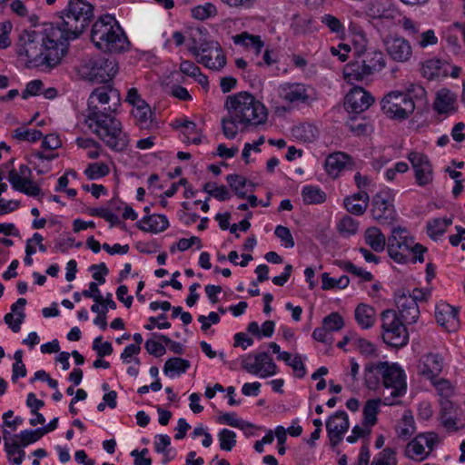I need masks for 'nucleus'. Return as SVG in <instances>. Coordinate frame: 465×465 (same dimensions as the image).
I'll use <instances>...</instances> for the list:
<instances>
[{
  "label": "nucleus",
  "instance_id": "obj_41",
  "mask_svg": "<svg viewBox=\"0 0 465 465\" xmlns=\"http://www.w3.org/2000/svg\"><path fill=\"white\" fill-rule=\"evenodd\" d=\"M226 180L232 190L239 198L243 199L246 197L247 190L245 188L248 181L245 177L239 174H229Z\"/></svg>",
  "mask_w": 465,
  "mask_h": 465
},
{
  "label": "nucleus",
  "instance_id": "obj_1",
  "mask_svg": "<svg viewBox=\"0 0 465 465\" xmlns=\"http://www.w3.org/2000/svg\"><path fill=\"white\" fill-rule=\"evenodd\" d=\"M54 23L45 24L41 30H25L19 35L17 54L25 56L27 63L35 66L57 65L65 55L68 45L60 35Z\"/></svg>",
  "mask_w": 465,
  "mask_h": 465
},
{
  "label": "nucleus",
  "instance_id": "obj_8",
  "mask_svg": "<svg viewBox=\"0 0 465 465\" xmlns=\"http://www.w3.org/2000/svg\"><path fill=\"white\" fill-rule=\"evenodd\" d=\"M75 70L80 78L102 84L107 83L116 74L118 66L114 59L97 56L82 59Z\"/></svg>",
  "mask_w": 465,
  "mask_h": 465
},
{
  "label": "nucleus",
  "instance_id": "obj_45",
  "mask_svg": "<svg viewBox=\"0 0 465 465\" xmlns=\"http://www.w3.org/2000/svg\"><path fill=\"white\" fill-rule=\"evenodd\" d=\"M322 290H331L333 288L344 289L350 283V279L347 275H342L338 279L330 277L329 273L324 272L322 275Z\"/></svg>",
  "mask_w": 465,
  "mask_h": 465
},
{
  "label": "nucleus",
  "instance_id": "obj_9",
  "mask_svg": "<svg viewBox=\"0 0 465 465\" xmlns=\"http://www.w3.org/2000/svg\"><path fill=\"white\" fill-rule=\"evenodd\" d=\"M188 51L196 58V62L204 67L220 72L226 65V56L221 45L216 41H203L197 45L193 39Z\"/></svg>",
  "mask_w": 465,
  "mask_h": 465
},
{
  "label": "nucleus",
  "instance_id": "obj_39",
  "mask_svg": "<svg viewBox=\"0 0 465 465\" xmlns=\"http://www.w3.org/2000/svg\"><path fill=\"white\" fill-rule=\"evenodd\" d=\"M234 44L243 45L247 47H252L256 54H259L264 44L259 35H252L248 33H242L233 36Z\"/></svg>",
  "mask_w": 465,
  "mask_h": 465
},
{
  "label": "nucleus",
  "instance_id": "obj_29",
  "mask_svg": "<svg viewBox=\"0 0 465 465\" xmlns=\"http://www.w3.org/2000/svg\"><path fill=\"white\" fill-rule=\"evenodd\" d=\"M351 161V157L341 152H336L330 154L325 161L326 172L331 176H337L343 170L346 164Z\"/></svg>",
  "mask_w": 465,
  "mask_h": 465
},
{
  "label": "nucleus",
  "instance_id": "obj_49",
  "mask_svg": "<svg viewBox=\"0 0 465 465\" xmlns=\"http://www.w3.org/2000/svg\"><path fill=\"white\" fill-rule=\"evenodd\" d=\"M217 14V9L214 5L206 3L204 5H198L192 9V15L198 20H205L209 17L214 16Z\"/></svg>",
  "mask_w": 465,
  "mask_h": 465
},
{
  "label": "nucleus",
  "instance_id": "obj_36",
  "mask_svg": "<svg viewBox=\"0 0 465 465\" xmlns=\"http://www.w3.org/2000/svg\"><path fill=\"white\" fill-rule=\"evenodd\" d=\"M380 403V399H371L366 401L363 407V424L365 426L372 427L376 424Z\"/></svg>",
  "mask_w": 465,
  "mask_h": 465
},
{
  "label": "nucleus",
  "instance_id": "obj_44",
  "mask_svg": "<svg viewBox=\"0 0 465 465\" xmlns=\"http://www.w3.org/2000/svg\"><path fill=\"white\" fill-rule=\"evenodd\" d=\"M380 367L378 363H369L364 369L365 384L370 390H376L380 383Z\"/></svg>",
  "mask_w": 465,
  "mask_h": 465
},
{
  "label": "nucleus",
  "instance_id": "obj_11",
  "mask_svg": "<svg viewBox=\"0 0 465 465\" xmlns=\"http://www.w3.org/2000/svg\"><path fill=\"white\" fill-rule=\"evenodd\" d=\"M381 106L388 117L395 120L408 118L415 109V104L410 94L400 91H392L386 94L381 102Z\"/></svg>",
  "mask_w": 465,
  "mask_h": 465
},
{
  "label": "nucleus",
  "instance_id": "obj_12",
  "mask_svg": "<svg viewBox=\"0 0 465 465\" xmlns=\"http://www.w3.org/2000/svg\"><path fill=\"white\" fill-rule=\"evenodd\" d=\"M380 374L383 386L391 389V397H400L406 392L407 383L403 370L397 364H390L388 361H380Z\"/></svg>",
  "mask_w": 465,
  "mask_h": 465
},
{
  "label": "nucleus",
  "instance_id": "obj_53",
  "mask_svg": "<svg viewBox=\"0 0 465 465\" xmlns=\"http://www.w3.org/2000/svg\"><path fill=\"white\" fill-rule=\"evenodd\" d=\"M446 231V220L436 218L429 222L427 224V232L430 237L436 238L444 233Z\"/></svg>",
  "mask_w": 465,
  "mask_h": 465
},
{
  "label": "nucleus",
  "instance_id": "obj_61",
  "mask_svg": "<svg viewBox=\"0 0 465 465\" xmlns=\"http://www.w3.org/2000/svg\"><path fill=\"white\" fill-rule=\"evenodd\" d=\"M343 203H344L346 210L354 215L363 214L368 208V205L366 203H361V202L356 203L350 199H344Z\"/></svg>",
  "mask_w": 465,
  "mask_h": 465
},
{
  "label": "nucleus",
  "instance_id": "obj_17",
  "mask_svg": "<svg viewBox=\"0 0 465 465\" xmlns=\"http://www.w3.org/2000/svg\"><path fill=\"white\" fill-rule=\"evenodd\" d=\"M349 427V418L343 411H336L326 420V430L331 447H335L342 440L343 434Z\"/></svg>",
  "mask_w": 465,
  "mask_h": 465
},
{
  "label": "nucleus",
  "instance_id": "obj_62",
  "mask_svg": "<svg viewBox=\"0 0 465 465\" xmlns=\"http://www.w3.org/2000/svg\"><path fill=\"white\" fill-rule=\"evenodd\" d=\"M82 294L85 298H92L95 303L98 302H103V295L101 294L98 284L96 282H90L88 290H84Z\"/></svg>",
  "mask_w": 465,
  "mask_h": 465
},
{
  "label": "nucleus",
  "instance_id": "obj_30",
  "mask_svg": "<svg viewBox=\"0 0 465 465\" xmlns=\"http://www.w3.org/2000/svg\"><path fill=\"white\" fill-rule=\"evenodd\" d=\"M365 242L376 252H381L388 243L385 235L377 227L368 228L364 234Z\"/></svg>",
  "mask_w": 465,
  "mask_h": 465
},
{
  "label": "nucleus",
  "instance_id": "obj_58",
  "mask_svg": "<svg viewBox=\"0 0 465 465\" xmlns=\"http://www.w3.org/2000/svg\"><path fill=\"white\" fill-rule=\"evenodd\" d=\"M12 24L9 21L0 23V49H5L11 45L9 34Z\"/></svg>",
  "mask_w": 465,
  "mask_h": 465
},
{
  "label": "nucleus",
  "instance_id": "obj_18",
  "mask_svg": "<svg viewBox=\"0 0 465 465\" xmlns=\"http://www.w3.org/2000/svg\"><path fill=\"white\" fill-rule=\"evenodd\" d=\"M388 54L397 62H406L412 54V48L408 40L401 36H389L385 40Z\"/></svg>",
  "mask_w": 465,
  "mask_h": 465
},
{
  "label": "nucleus",
  "instance_id": "obj_32",
  "mask_svg": "<svg viewBox=\"0 0 465 465\" xmlns=\"http://www.w3.org/2000/svg\"><path fill=\"white\" fill-rule=\"evenodd\" d=\"M357 323L362 329H370L375 322V310L367 304H359L354 312Z\"/></svg>",
  "mask_w": 465,
  "mask_h": 465
},
{
  "label": "nucleus",
  "instance_id": "obj_28",
  "mask_svg": "<svg viewBox=\"0 0 465 465\" xmlns=\"http://www.w3.org/2000/svg\"><path fill=\"white\" fill-rule=\"evenodd\" d=\"M359 57L363 63L362 66L365 67L371 74L385 67L384 54L379 50H366L359 54Z\"/></svg>",
  "mask_w": 465,
  "mask_h": 465
},
{
  "label": "nucleus",
  "instance_id": "obj_55",
  "mask_svg": "<svg viewBox=\"0 0 465 465\" xmlns=\"http://www.w3.org/2000/svg\"><path fill=\"white\" fill-rule=\"evenodd\" d=\"M340 232L346 233L347 235L355 234L358 231L357 223L350 216L343 217L338 225Z\"/></svg>",
  "mask_w": 465,
  "mask_h": 465
},
{
  "label": "nucleus",
  "instance_id": "obj_64",
  "mask_svg": "<svg viewBox=\"0 0 465 465\" xmlns=\"http://www.w3.org/2000/svg\"><path fill=\"white\" fill-rule=\"evenodd\" d=\"M43 87V82L41 80H34L26 84L25 91L22 93V97L26 99L28 96H34L38 94Z\"/></svg>",
  "mask_w": 465,
  "mask_h": 465
},
{
  "label": "nucleus",
  "instance_id": "obj_38",
  "mask_svg": "<svg viewBox=\"0 0 465 465\" xmlns=\"http://www.w3.org/2000/svg\"><path fill=\"white\" fill-rule=\"evenodd\" d=\"M398 436L403 440L409 439L414 432V419L410 411H405L396 427Z\"/></svg>",
  "mask_w": 465,
  "mask_h": 465
},
{
  "label": "nucleus",
  "instance_id": "obj_4",
  "mask_svg": "<svg viewBox=\"0 0 465 465\" xmlns=\"http://www.w3.org/2000/svg\"><path fill=\"white\" fill-rule=\"evenodd\" d=\"M88 128L107 147L115 152H123L129 143L123 132L122 123L116 118V111L88 112L84 120Z\"/></svg>",
  "mask_w": 465,
  "mask_h": 465
},
{
  "label": "nucleus",
  "instance_id": "obj_50",
  "mask_svg": "<svg viewBox=\"0 0 465 465\" xmlns=\"http://www.w3.org/2000/svg\"><path fill=\"white\" fill-rule=\"evenodd\" d=\"M322 324L330 332L340 331L344 326V321L339 312H331L322 320Z\"/></svg>",
  "mask_w": 465,
  "mask_h": 465
},
{
  "label": "nucleus",
  "instance_id": "obj_24",
  "mask_svg": "<svg viewBox=\"0 0 465 465\" xmlns=\"http://www.w3.org/2000/svg\"><path fill=\"white\" fill-rule=\"evenodd\" d=\"M457 95L447 88L440 89L436 93L433 109L440 114H451L457 111Z\"/></svg>",
  "mask_w": 465,
  "mask_h": 465
},
{
  "label": "nucleus",
  "instance_id": "obj_20",
  "mask_svg": "<svg viewBox=\"0 0 465 465\" xmlns=\"http://www.w3.org/2000/svg\"><path fill=\"white\" fill-rule=\"evenodd\" d=\"M373 101V97L362 87H354L345 96V107L353 113H361L367 110Z\"/></svg>",
  "mask_w": 465,
  "mask_h": 465
},
{
  "label": "nucleus",
  "instance_id": "obj_31",
  "mask_svg": "<svg viewBox=\"0 0 465 465\" xmlns=\"http://www.w3.org/2000/svg\"><path fill=\"white\" fill-rule=\"evenodd\" d=\"M362 64L363 63L359 56L356 60L350 62L344 68V78L348 82L362 81L365 77L371 75Z\"/></svg>",
  "mask_w": 465,
  "mask_h": 465
},
{
  "label": "nucleus",
  "instance_id": "obj_13",
  "mask_svg": "<svg viewBox=\"0 0 465 465\" xmlns=\"http://www.w3.org/2000/svg\"><path fill=\"white\" fill-rule=\"evenodd\" d=\"M120 105V94L117 89L111 86L95 88L88 99V112L94 111H117Z\"/></svg>",
  "mask_w": 465,
  "mask_h": 465
},
{
  "label": "nucleus",
  "instance_id": "obj_43",
  "mask_svg": "<svg viewBox=\"0 0 465 465\" xmlns=\"http://www.w3.org/2000/svg\"><path fill=\"white\" fill-rule=\"evenodd\" d=\"M421 74L429 79L434 80L442 75L441 62L439 59H430L422 64Z\"/></svg>",
  "mask_w": 465,
  "mask_h": 465
},
{
  "label": "nucleus",
  "instance_id": "obj_35",
  "mask_svg": "<svg viewBox=\"0 0 465 465\" xmlns=\"http://www.w3.org/2000/svg\"><path fill=\"white\" fill-rule=\"evenodd\" d=\"M292 134L296 139L304 143H311L318 135L317 129L310 124H302L292 129Z\"/></svg>",
  "mask_w": 465,
  "mask_h": 465
},
{
  "label": "nucleus",
  "instance_id": "obj_48",
  "mask_svg": "<svg viewBox=\"0 0 465 465\" xmlns=\"http://www.w3.org/2000/svg\"><path fill=\"white\" fill-rule=\"evenodd\" d=\"M220 448L223 450L230 451L236 444V434L234 431L223 429L218 434Z\"/></svg>",
  "mask_w": 465,
  "mask_h": 465
},
{
  "label": "nucleus",
  "instance_id": "obj_26",
  "mask_svg": "<svg viewBox=\"0 0 465 465\" xmlns=\"http://www.w3.org/2000/svg\"><path fill=\"white\" fill-rule=\"evenodd\" d=\"M132 114L135 119V124L141 129L151 130L158 128V123L154 119V114L146 102H140L139 105H136V107L133 109Z\"/></svg>",
  "mask_w": 465,
  "mask_h": 465
},
{
  "label": "nucleus",
  "instance_id": "obj_19",
  "mask_svg": "<svg viewBox=\"0 0 465 465\" xmlns=\"http://www.w3.org/2000/svg\"><path fill=\"white\" fill-rule=\"evenodd\" d=\"M279 96L290 104L308 103L310 95L305 84L300 83H284L279 86Z\"/></svg>",
  "mask_w": 465,
  "mask_h": 465
},
{
  "label": "nucleus",
  "instance_id": "obj_14",
  "mask_svg": "<svg viewBox=\"0 0 465 465\" xmlns=\"http://www.w3.org/2000/svg\"><path fill=\"white\" fill-rule=\"evenodd\" d=\"M392 201L390 190L379 192L372 197L371 215L381 225H390L396 219Z\"/></svg>",
  "mask_w": 465,
  "mask_h": 465
},
{
  "label": "nucleus",
  "instance_id": "obj_7",
  "mask_svg": "<svg viewBox=\"0 0 465 465\" xmlns=\"http://www.w3.org/2000/svg\"><path fill=\"white\" fill-rule=\"evenodd\" d=\"M387 251L391 259L398 263H405L413 255L414 262H422L423 254L427 249L420 243H415L406 228L393 227L388 237Z\"/></svg>",
  "mask_w": 465,
  "mask_h": 465
},
{
  "label": "nucleus",
  "instance_id": "obj_52",
  "mask_svg": "<svg viewBox=\"0 0 465 465\" xmlns=\"http://www.w3.org/2000/svg\"><path fill=\"white\" fill-rule=\"evenodd\" d=\"M218 420L220 423H224L241 430H246L247 428L253 427L252 423L237 419L234 413H223L219 417Z\"/></svg>",
  "mask_w": 465,
  "mask_h": 465
},
{
  "label": "nucleus",
  "instance_id": "obj_10",
  "mask_svg": "<svg viewBox=\"0 0 465 465\" xmlns=\"http://www.w3.org/2000/svg\"><path fill=\"white\" fill-rule=\"evenodd\" d=\"M382 339L391 347H403L408 343L409 333L404 322L393 310H386L381 313Z\"/></svg>",
  "mask_w": 465,
  "mask_h": 465
},
{
  "label": "nucleus",
  "instance_id": "obj_25",
  "mask_svg": "<svg viewBox=\"0 0 465 465\" xmlns=\"http://www.w3.org/2000/svg\"><path fill=\"white\" fill-rule=\"evenodd\" d=\"M443 369V358L438 353H429L424 356L419 371L427 379L433 381Z\"/></svg>",
  "mask_w": 465,
  "mask_h": 465
},
{
  "label": "nucleus",
  "instance_id": "obj_33",
  "mask_svg": "<svg viewBox=\"0 0 465 465\" xmlns=\"http://www.w3.org/2000/svg\"><path fill=\"white\" fill-rule=\"evenodd\" d=\"M423 440L422 437L417 436L407 444L405 454L408 458L413 460L422 461L428 457L429 452H427L424 448V442H426V440Z\"/></svg>",
  "mask_w": 465,
  "mask_h": 465
},
{
  "label": "nucleus",
  "instance_id": "obj_34",
  "mask_svg": "<svg viewBox=\"0 0 465 465\" xmlns=\"http://www.w3.org/2000/svg\"><path fill=\"white\" fill-rule=\"evenodd\" d=\"M190 368V361L182 358H170L167 360L163 366V372L169 377L181 375Z\"/></svg>",
  "mask_w": 465,
  "mask_h": 465
},
{
  "label": "nucleus",
  "instance_id": "obj_46",
  "mask_svg": "<svg viewBox=\"0 0 465 465\" xmlns=\"http://www.w3.org/2000/svg\"><path fill=\"white\" fill-rule=\"evenodd\" d=\"M110 170L104 163H89L87 168L84 170V174L89 180H96L101 177L106 176Z\"/></svg>",
  "mask_w": 465,
  "mask_h": 465
},
{
  "label": "nucleus",
  "instance_id": "obj_2",
  "mask_svg": "<svg viewBox=\"0 0 465 465\" xmlns=\"http://www.w3.org/2000/svg\"><path fill=\"white\" fill-rule=\"evenodd\" d=\"M225 107L228 116L222 120L223 133L228 139L238 134V125L242 130L249 126L262 124L267 120L265 106L247 92H240L226 98Z\"/></svg>",
  "mask_w": 465,
  "mask_h": 465
},
{
  "label": "nucleus",
  "instance_id": "obj_6",
  "mask_svg": "<svg viewBox=\"0 0 465 465\" xmlns=\"http://www.w3.org/2000/svg\"><path fill=\"white\" fill-rule=\"evenodd\" d=\"M91 41L97 49L108 53L124 52L130 45L124 32L110 15L100 17L93 25Z\"/></svg>",
  "mask_w": 465,
  "mask_h": 465
},
{
  "label": "nucleus",
  "instance_id": "obj_16",
  "mask_svg": "<svg viewBox=\"0 0 465 465\" xmlns=\"http://www.w3.org/2000/svg\"><path fill=\"white\" fill-rule=\"evenodd\" d=\"M408 160L414 170L415 181L419 186L423 187L432 183L433 168L427 155L411 152L408 154Z\"/></svg>",
  "mask_w": 465,
  "mask_h": 465
},
{
  "label": "nucleus",
  "instance_id": "obj_21",
  "mask_svg": "<svg viewBox=\"0 0 465 465\" xmlns=\"http://www.w3.org/2000/svg\"><path fill=\"white\" fill-rule=\"evenodd\" d=\"M395 302L399 317L408 324L415 323L420 317V309L414 300L404 292L397 294Z\"/></svg>",
  "mask_w": 465,
  "mask_h": 465
},
{
  "label": "nucleus",
  "instance_id": "obj_63",
  "mask_svg": "<svg viewBox=\"0 0 465 465\" xmlns=\"http://www.w3.org/2000/svg\"><path fill=\"white\" fill-rule=\"evenodd\" d=\"M198 321L202 323V330L206 331L210 329L211 324H217L220 322V316L218 313L212 312L208 316L200 315Z\"/></svg>",
  "mask_w": 465,
  "mask_h": 465
},
{
  "label": "nucleus",
  "instance_id": "obj_22",
  "mask_svg": "<svg viewBox=\"0 0 465 465\" xmlns=\"http://www.w3.org/2000/svg\"><path fill=\"white\" fill-rule=\"evenodd\" d=\"M435 318L448 331H455L460 326L458 309L448 303H441L436 307Z\"/></svg>",
  "mask_w": 465,
  "mask_h": 465
},
{
  "label": "nucleus",
  "instance_id": "obj_51",
  "mask_svg": "<svg viewBox=\"0 0 465 465\" xmlns=\"http://www.w3.org/2000/svg\"><path fill=\"white\" fill-rule=\"evenodd\" d=\"M371 465H397L395 451L391 448L382 450L372 460Z\"/></svg>",
  "mask_w": 465,
  "mask_h": 465
},
{
  "label": "nucleus",
  "instance_id": "obj_59",
  "mask_svg": "<svg viewBox=\"0 0 465 465\" xmlns=\"http://www.w3.org/2000/svg\"><path fill=\"white\" fill-rule=\"evenodd\" d=\"M4 440H5V451H6L9 459H11V457L17 454L20 448L23 447L21 445V443L19 442V440L15 437V435L10 436V437H6L5 435Z\"/></svg>",
  "mask_w": 465,
  "mask_h": 465
},
{
  "label": "nucleus",
  "instance_id": "obj_15",
  "mask_svg": "<svg viewBox=\"0 0 465 465\" xmlns=\"http://www.w3.org/2000/svg\"><path fill=\"white\" fill-rule=\"evenodd\" d=\"M252 356H246L242 361V367L249 373L258 375L261 378H267L276 374L277 366L268 352H260Z\"/></svg>",
  "mask_w": 465,
  "mask_h": 465
},
{
  "label": "nucleus",
  "instance_id": "obj_56",
  "mask_svg": "<svg viewBox=\"0 0 465 465\" xmlns=\"http://www.w3.org/2000/svg\"><path fill=\"white\" fill-rule=\"evenodd\" d=\"M91 311L93 312L97 313L96 318L94 320V323L95 325H98L102 330H105L107 327V321H106L107 308L100 307L99 304L94 303L91 306Z\"/></svg>",
  "mask_w": 465,
  "mask_h": 465
},
{
  "label": "nucleus",
  "instance_id": "obj_40",
  "mask_svg": "<svg viewBox=\"0 0 465 465\" xmlns=\"http://www.w3.org/2000/svg\"><path fill=\"white\" fill-rule=\"evenodd\" d=\"M322 23L329 29L331 34H335L339 39L345 36V26L336 16L325 14L321 18Z\"/></svg>",
  "mask_w": 465,
  "mask_h": 465
},
{
  "label": "nucleus",
  "instance_id": "obj_47",
  "mask_svg": "<svg viewBox=\"0 0 465 465\" xmlns=\"http://www.w3.org/2000/svg\"><path fill=\"white\" fill-rule=\"evenodd\" d=\"M43 134L41 131L36 129H25L23 127L16 128L14 131L13 138L18 141H29V142H36L41 139Z\"/></svg>",
  "mask_w": 465,
  "mask_h": 465
},
{
  "label": "nucleus",
  "instance_id": "obj_42",
  "mask_svg": "<svg viewBox=\"0 0 465 465\" xmlns=\"http://www.w3.org/2000/svg\"><path fill=\"white\" fill-rule=\"evenodd\" d=\"M336 264L344 272H347L356 277H360L363 282H371L373 279V276L370 272L355 266L351 262L336 261Z\"/></svg>",
  "mask_w": 465,
  "mask_h": 465
},
{
  "label": "nucleus",
  "instance_id": "obj_57",
  "mask_svg": "<svg viewBox=\"0 0 465 465\" xmlns=\"http://www.w3.org/2000/svg\"><path fill=\"white\" fill-rule=\"evenodd\" d=\"M436 390L438 391L440 399H450L453 394V388L450 382L446 379H440L433 382Z\"/></svg>",
  "mask_w": 465,
  "mask_h": 465
},
{
  "label": "nucleus",
  "instance_id": "obj_5",
  "mask_svg": "<svg viewBox=\"0 0 465 465\" xmlns=\"http://www.w3.org/2000/svg\"><path fill=\"white\" fill-rule=\"evenodd\" d=\"M94 17V6L85 0H70L66 8L61 11L54 28H59L61 37L68 45L88 26Z\"/></svg>",
  "mask_w": 465,
  "mask_h": 465
},
{
  "label": "nucleus",
  "instance_id": "obj_54",
  "mask_svg": "<svg viewBox=\"0 0 465 465\" xmlns=\"http://www.w3.org/2000/svg\"><path fill=\"white\" fill-rule=\"evenodd\" d=\"M274 233L286 248L294 247L295 242L289 228L283 225H277Z\"/></svg>",
  "mask_w": 465,
  "mask_h": 465
},
{
  "label": "nucleus",
  "instance_id": "obj_23",
  "mask_svg": "<svg viewBox=\"0 0 465 465\" xmlns=\"http://www.w3.org/2000/svg\"><path fill=\"white\" fill-rule=\"evenodd\" d=\"M440 405L442 426L448 431H457L460 429L459 408L450 399H440Z\"/></svg>",
  "mask_w": 465,
  "mask_h": 465
},
{
  "label": "nucleus",
  "instance_id": "obj_37",
  "mask_svg": "<svg viewBox=\"0 0 465 465\" xmlns=\"http://www.w3.org/2000/svg\"><path fill=\"white\" fill-rule=\"evenodd\" d=\"M303 202L306 204H318L325 202L326 194L317 186L307 185L302 191Z\"/></svg>",
  "mask_w": 465,
  "mask_h": 465
},
{
  "label": "nucleus",
  "instance_id": "obj_27",
  "mask_svg": "<svg viewBox=\"0 0 465 465\" xmlns=\"http://www.w3.org/2000/svg\"><path fill=\"white\" fill-rule=\"evenodd\" d=\"M168 226V219L163 214L146 215L137 223V227L140 230L153 233L163 232Z\"/></svg>",
  "mask_w": 465,
  "mask_h": 465
},
{
  "label": "nucleus",
  "instance_id": "obj_3",
  "mask_svg": "<svg viewBox=\"0 0 465 465\" xmlns=\"http://www.w3.org/2000/svg\"><path fill=\"white\" fill-rule=\"evenodd\" d=\"M88 128L107 147L115 152H123L129 143L123 132L122 123L116 118V111L88 112L84 120Z\"/></svg>",
  "mask_w": 465,
  "mask_h": 465
},
{
  "label": "nucleus",
  "instance_id": "obj_60",
  "mask_svg": "<svg viewBox=\"0 0 465 465\" xmlns=\"http://www.w3.org/2000/svg\"><path fill=\"white\" fill-rule=\"evenodd\" d=\"M144 348L149 354L153 355L154 357L163 356L166 352L165 347L155 340H147L145 341Z\"/></svg>",
  "mask_w": 465,
  "mask_h": 465
}]
</instances>
